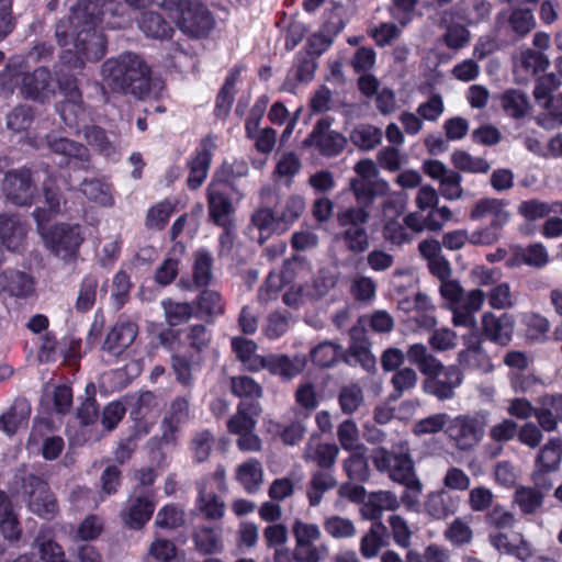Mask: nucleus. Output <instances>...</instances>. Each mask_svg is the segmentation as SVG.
Masks as SVG:
<instances>
[{"mask_svg": "<svg viewBox=\"0 0 562 562\" xmlns=\"http://www.w3.org/2000/svg\"><path fill=\"white\" fill-rule=\"evenodd\" d=\"M459 364L484 373L492 372L494 367L487 352L480 341L467 342V347L458 355Z\"/></svg>", "mask_w": 562, "mask_h": 562, "instance_id": "31", "label": "nucleus"}, {"mask_svg": "<svg viewBox=\"0 0 562 562\" xmlns=\"http://www.w3.org/2000/svg\"><path fill=\"white\" fill-rule=\"evenodd\" d=\"M138 25L146 36L158 40L169 38L173 32V29L155 12L143 13Z\"/></svg>", "mask_w": 562, "mask_h": 562, "instance_id": "45", "label": "nucleus"}, {"mask_svg": "<svg viewBox=\"0 0 562 562\" xmlns=\"http://www.w3.org/2000/svg\"><path fill=\"white\" fill-rule=\"evenodd\" d=\"M470 218L473 221L490 220V225L503 228L510 218L506 203L498 199H481L472 207Z\"/></svg>", "mask_w": 562, "mask_h": 562, "instance_id": "20", "label": "nucleus"}, {"mask_svg": "<svg viewBox=\"0 0 562 562\" xmlns=\"http://www.w3.org/2000/svg\"><path fill=\"white\" fill-rule=\"evenodd\" d=\"M49 148L68 159V164L74 162L80 168H88L89 166V151L87 147L74 140L64 137H47Z\"/></svg>", "mask_w": 562, "mask_h": 562, "instance_id": "28", "label": "nucleus"}, {"mask_svg": "<svg viewBox=\"0 0 562 562\" xmlns=\"http://www.w3.org/2000/svg\"><path fill=\"white\" fill-rule=\"evenodd\" d=\"M55 182L56 180L50 177L43 182L45 206L34 211V218L45 245L57 256L68 259L76 254L83 241V236L79 225L61 224L54 229L48 228V223L60 212L61 206V195L55 188Z\"/></svg>", "mask_w": 562, "mask_h": 562, "instance_id": "2", "label": "nucleus"}, {"mask_svg": "<svg viewBox=\"0 0 562 562\" xmlns=\"http://www.w3.org/2000/svg\"><path fill=\"white\" fill-rule=\"evenodd\" d=\"M562 458V439L551 438L539 451L536 459V475L539 472H551L559 468Z\"/></svg>", "mask_w": 562, "mask_h": 562, "instance_id": "41", "label": "nucleus"}, {"mask_svg": "<svg viewBox=\"0 0 562 562\" xmlns=\"http://www.w3.org/2000/svg\"><path fill=\"white\" fill-rule=\"evenodd\" d=\"M323 527L325 532L334 539L352 538L357 532L352 520L339 515H330L325 517Z\"/></svg>", "mask_w": 562, "mask_h": 562, "instance_id": "52", "label": "nucleus"}, {"mask_svg": "<svg viewBox=\"0 0 562 562\" xmlns=\"http://www.w3.org/2000/svg\"><path fill=\"white\" fill-rule=\"evenodd\" d=\"M385 527L382 522H375L360 540V553L364 559L375 558L382 547V535Z\"/></svg>", "mask_w": 562, "mask_h": 562, "instance_id": "54", "label": "nucleus"}, {"mask_svg": "<svg viewBox=\"0 0 562 562\" xmlns=\"http://www.w3.org/2000/svg\"><path fill=\"white\" fill-rule=\"evenodd\" d=\"M26 235L25 225L15 216L0 215V241L10 250H18Z\"/></svg>", "mask_w": 562, "mask_h": 562, "instance_id": "34", "label": "nucleus"}, {"mask_svg": "<svg viewBox=\"0 0 562 562\" xmlns=\"http://www.w3.org/2000/svg\"><path fill=\"white\" fill-rule=\"evenodd\" d=\"M383 237L393 245H403L413 239L412 234L408 232L404 220L400 217L384 218Z\"/></svg>", "mask_w": 562, "mask_h": 562, "instance_id": "60", "label": "nucleus"}, {"mask_svg": "<svg viewBox=\"0 0 562 562\" xmlns=\"http://www.w3.org/2000/svg\"><path fill=\"white\" fill-rule=\"evenodd\" d=\"M300 169L301 161L299 157L294 153H286L279 158L273 176L277 181H282L289 186Z\"/></svg>", "mask_w": 562, "mask_h": 562, "instance_id": "55", "label": "nucleus"}, {"mask_svg": "<svg viewBox=\"0 0 562 562\" xmlns=\"http://www.w3.org/2000/svg\"><path fill=\"white\" fill-rule=\"evenodd\" d=\"M514 502L524 514H532L541 507L543 495L536 488L520 486L515 492Z\"/></svg>", "mask_w": 562, "mask_h": 562, "instance_id": "56", "label": "nucleus"}, {"mask_svg": "<svg viewBox=\"0 0 562 562\" xmlns=\"http://www.w3.org/2000/svg\"><path fill=\"white\" fill-rule=\"evenodd\" d=\"M232 348L246 370L252 372L262 370L265 357L256 353L257 345L252 340L244 337H234L232 338Z\"/></svg>", "mask_w": 562, "mask_h": 562, "instance_id": "35", "label": "nucleus"}, {"mask_svg": "<svg viewBox=\"0 0 562 562\" xmlns=\"http://www.w3.org/2000/svg\"><path fill=\"white\" fill-rule=\"evenodd\" d=\"M330 121L325 117L319 120L314 126L313 132L306 139V143L315 147L324 156L338 155L346 145V138L330 130Z\"/></svg>", "mask_w": 562, "mask_h": 562, "instance_id": "15", "label": "nucleus"}, {"mask_svg": "<svg viewBox=\"0 0 562 562\" xmlns=\"http://www.w3.org/2000/svg\"><path fill=\"white\" fill-rule=\"evenodd\" d=\"M372 459L379 471L387 472L390 477L400 484L418 480L406 443L401 445L398 451L393 453L383 448L375 449Z\"/></svg>", "mask_w": 562, "mask_h": 562, "instance_id": "9", "label": "nucleus"}, {"mask_svg": "<svg viewBox=\"0 0 562 562\" xmlns=\"http://www.w3.org/2000/svg\"><path fill=\"white\" fill-rule=\"evenodd\" d=\"M549 65V59L543 53L526 48L515 57L514 70L517 79L524 81L544 71Z\"/></svg>", "mask_w": 562, "mask_h": 562, "instance_id": "22", "label": "nucleus"}, {"mask_svg": "<svg viewBox=\"0 0 562 562\" xmlns=\"http://www.w3.org/2000/svg\"><path fill=\"white\" fill-rule=\"evenodd\" d=\"M501 103L504 111L512 117H522L529 111V101L527 95L519 91L509 89L501 97Z\"/></svg>", "mask_w": 562, "mask_h": 562, "instance_id": "50", "label": "nucleus"}, {"mask_svg": "<svg viewBox=\"0 0 562 562\" xmlns=\"http://www.w3.org/2000/svg\"><path fill=\"white\" fill-rule=\"evenodd\" d=\"M215 148L213 138L203 139L196 151V155L190 161V175L188 177V186L191 189L199 188L205 180L210 167L212 151Z\"/></svg>", "mask_w": 562, "mask_h": 562, "instance_id": "24", "label": "nucleus"}, {"mask_svg": "<svg viewBox=\"0 0 562 562\" xmlns=\"http://www.w3.org/2000/svg\"><path fill=\"white\" fill-rule=\"evenodd\" d=\"M485 299H487L488 305L494 310H507L514 305V295L507 282L495 284L488 293L485 294Z\"/></svg>", "mask_w": 562, "mask_h": 562, "instance_id": "63", "label": "nucleus"}, {"mask_svg": "<svg viewBox=\"0 0 562 562\" xmlns=\"http://www.w3.org/2000/svg\"><path fill=\"white\" fill-rule=\"evenodd\" d=\"M59 88L65 97V101L59 106L60 116L68 126H74L83 114L81 93L74 78L59 79Z\"/></svg>", "mask_w": 562, "mask_h": 562, "instance_id": "18", "label": "nucleus"}, {"mask_svg": "<svg viewBox=\"0 0 562 562\" xmlns=\"http://www.w3.org/2000/svg\"><path fill=\"white\" fill-rule=\"evenodd\" d=\"M184 255L186 246L182 243H175L157 268L155 281L162 286L172 283L179 273Z\"/></svg>", "mask_w": 562, "mask_h": 562, "instance_id": "26", "label": "nucleus"}, {"mask_svg": "<svg viewBox=\"0 0 562 562\" xmlns=\"http://www.w3.org/2000/svg\"><path fill=\"white\" fill-rule=\"evenodd\" d=\"M23 60L11 59L7 65L4 79L0 83V92L12 93L21 80V93L30 99L45 100L54 94L50 72L38 68L31 74L23 72Z\"/></svg>", "mask_w": 562, "mask_h": 562, "instance_id": "5", "label": "nucleus"}, {"mask_svg": "<svg viewBox=\"0 0 562 562\" xmlns=\"http://www.w3.org/2000/svg\"><path fill=\"white\" fill-rule=\"evenodd\" d=\"M536 418L544 431H554L562 422V395L546 394L538 401Z\"/></svg>", "mask_w": 562, "mask_h": 562, "instance_id": "23", "label": "nucleus"}, {"mask_svg": "<svg viewBox=\"0 0 562 562\" xmlns=\"http://www.w3.org/2000/svg\"><path fill=\"white\" fill-rule=\"evenodd\" d=\"M451 162L458 170L470 173H486L491 168L485 159L471 156L464 150L453 151Z\"/></svg>", "mask_w": 562, "mask_h": 562, "instance_id": "53", "label": "nucleus"}, {"mask_svg": "<svg viewBox=\"0 0 562 562\" xmlns=\"http://www.w3.org/2000/svg\"><path fill=\"white\" fill-rule=\"evenodd\" d=\"M501 29L514 33L517 37H525L536 26V19L529 9L516 8L498 18Z\"/></svg>", "mask_w": 562, "mask_h": 562, "instance_id": "25", "label": "nucleus"}, {"mask_svg": "<svg viewBox=\"0 0 562 562\" xmlns=\"http://www.w3.org/2000/svg\"><path fill=\"white\" fill-rule=\"evenodd\" d=\"M416 311L412 316V321L415 323L417 329H431L436 326V318L434 316V307L429 303L426 295H416Z\"/></svg>", "mask_w": 562, "mask_h": 562, "instance_id": "58", "label": "nucleus"}, {"mask_svg": "<svg viewBox=\"0 0 562 562\" xmlns=\"http://www.w3.org/2000/svg\"><path fill=\"white\" fill-rule=\"evenodd\" d=\"M5 198L16 205H30L37 192L33 175L29 169H19L5 175L2 183Z\"/></svg>", "mask_w": 562, "mask_h": 562, "instance_id": "11", "label": "nucleus"}, {"mask_svg": "<svg viewBox=\"0 0 562 562\" xmlns=\"http://www.w3.org/2000/svg\"><path fill=\"white\" fill-rule=\"evenodd\" d=\"M337 437L341 448L346 451L353 452L364 449V446L360 442L359 429L355 422L350 419L339 425Z\"/></svg>", "mask_w": 562, "mask_h": 562, "instance_id": "57", "label": "nucleus"}, {"mask_svg": "<svg viewBox=\"0 0 562 562\" xmlns=\"http://www.w3.org/2000/svg\"><path fill=\"white\" fill-rule=\"evenodd\" d=\"M102 78L109 88L130 92L139 99L157 98L162 90L161 82L149 77L147 65L133 54L108 59L102 65Z\"/></svg>", "mask_w": 562, "mask_h": 562, "instance_id": "3", "label": "nucleus"}, {"mask_svg": "<svg viewBox=\"0 0 562 562\" xmlns=\"http://www.w3.org/2000/svg\"><path fill=\"white\" fill-rule=\"evenodd\" d=\"M337 278L336 270L321 269L313 280L312 288L306 290V294L312 297L326 295L336 285Z\"/></svg>", "mask_w": 562, "mask_h": 562, "instance_id": "64", "label": "nucleus"}, {"mask_svg": "<svg viewBox=\"0 0 562 562\" xmlns=\"http://www.w3.org/2000/svg\"><path fill=\"white\" fill-rule=\"evenodd\" d=\"M236 480L248 493H255L263 482L261 463L256 459H249L236 468Z\"/></svg>", "mask_w": 562, "mask_h": 562, "instance_id": "38", "label": "nucleus"}, {"mask_svg": "<svg viewBox=\"0 0 562 562\" xmlns=\"http://www.w3.org/2000/svg\"><path fill=\"white\" fill-rule=\"evenodd\" d=\"M259 414L260 406L257 403L241 402L236 414L227 423L228 430L236 435L254 430Z\"/></svg>", "mask_w": 562, "mask_h": 562, "instance_id": "37", "label": "nucleus"}, {"mask_svg": "<svg viewBox=\"0 0 562 562\" xmlns=\"http://www.w3.org/2000/svg\"><path fill=\"white\" fill-rule=\"evenodd\" d=\"M291 529L299 562H321L328 557V546L326 543H318L322 539V531L318 525L295 518Z\"/></svg>", "mask_w": 562, "mask_h": 562, "instance_id": "8", "label": "nucleus"}, {"mask_svg": "<svg viewBox=\"0 0 562 562\" xmlns=\"http://www.w3.org/2000/svg\"><path fill=\"white\" fill-rule=\"evenodd\" d=\"M338 402L345 414L355 413L363 403V393L361 387L351 383L340 389Z\"/></svg>", "mask_w": 562, "mask_h": 562, "instance_id": "62", "label": "nucleus"}, {"mask_svg": "<svg viewBox=\"0 0 562 562\" xmlns=\"http://www.w3.org/2000/svg\"><path fill=\"white\" fill-rule=\"evenodd\" d=\"M127 8L136 9L126 1L79 0L68 18L61 19L55 36L63 48L60 60L69 68H82L86 61H98L106 52V40L99 25L110 29L126 26L131 16Z\"/></svg>", "mask_w": 562, "mask_h": 562, "instance_id": "1", "label": "nucleus"}, {"mask_svg": "<svg viewBox=\"0 0 562 562\" xmlns=\"http://www.w3.org/2000/svg\"><path fill=\"white\" fill-rule=\"evenodd\" d=\"M488 539L492 547L499 552L516 555L520 560L530 555L529 544L519 533L494 531L490 533Z\"/></svg>", "mask_w": 562, "mask_h": 562, "instance_id": "27", "label": "nucleus"}, {"mask_svg": "<svg viewBox=\"0 0 562 562\" xmlns=\"http://www.w3.org/2000/svg\"><path fill=\"white\" fill-rule=\"evenodd\" d=\"M482 331L488 340L505 346L512 340L514 319L509 314L496 316L485 312L482 315Z\"/></svg>", "mask_w": 562, "mask_h": 562, "instance_id": "19", "label": "nucleus"}, {"mask_svg": "<svg viewBox=\"0 0 562 562\" xmlns=\"http://www.w3.org/2000/svg\"><path fill=\"white\" fill-rule=\"evenodd\" d=\"M189 417L188 400L184 397L176 398L170 405L169 415L164 420V425L168 428L164 432V439L169 440V437L177 430L178 425L186 423Z\"/></svg>", "mask_w": 562, "mask_h": 562, "instance_id": "48", "label": "nucleus"}, {"mask_svg": "<svg viewBox=\"0 0 562 562\" xmlns=\"http://www.w3.org/2000/svg\"><path fill=\"white\" fill-rule=\"evenodd\" d=\"M440 294L452 313L454 326L474 328L476 326L475 313L481 310L485 301V292L473 289L464 292L458 281L447 280L440 284Z\"/></svg>", "mask_w": 562, "mask_h": 562, "instance_id": "6", "label": "nucleus"}, {"mask_svg": "<svg viewBox=\"0 0 562 562\" xmlns=\"http://www.w3.org/2000/svg\"><path fill=\"white\" fill-rule=\"evenodd\" d=\"M165 312V317L170 326H178L188 322L194 314V308L190 303L176 302L171 299H166L161 302Z\"/></svg>", "mask_w": 562, "mask_h": 562, "instance_id": "51", "label": "nucleus"}, {"mask_svg": "<svg viewBox=\"0 0 562 562\" xmlns=\"http://www.w3.org/2000/svg\"><path fill=\"white\" fill-rule=\"evenodd\" d=\"M135 8H145L154 2L167 10L181 32L191 37H203L214 26V20L201 2L195 0H126Z\"/></svg>", "mask_w": 562, "mask_h": 562, "instance_id": "4", "label": "nucleus"}, {"mask_svg": "<svg viewBox=\"0 0 562 562\" xmlns=\"http://www.w3.org/2000/svg\"><path fill=\"white\" fill-rule=\"evenodd\" d=\"M305 367L304 357L289 358L284 355H269L263 358L262 369L271 374L291 379L297 375Z\"/></svg>", "mask_w": 562, "mask_h": 562, "instance_id": "29", "label": "nucleus"}, {"mask_svg": "<svg viewBox=\"0 0 562 562\" xmlns=\"http://www.w3.org/2000/svg\"><path fill=\"white\" fill-rule=\"evenodd\" d=\"M509 252L510 256L506 260L507 268H517L526 265L531 268L542 269L550 261L549 252L541 243H532L526 247L510 245Z\"/></svg>", "mask_w": 562, "mask_h": 562, "instance_id": "16", "label": "nucleus"}, {"mask_svg": "<svg viewBox=\"0 0 562 562\" xmlns=\"http://www.w3.org/2000/svg\"><path fill=\"white\" fill-rule=\"evenodd\" d=\"M196 549L204 554L223 551L222 532L220 528L200 527L193 535Z\"/></svg>", "mask_w": 562, "mask_h": 562, "instance_id": "44", "label": "nucleus"}, {"mask_svg": "<svg viewBox=\"0 0 562 562\" xmlns=\"http://www.w3.org/2000/svg\"><path fill=\"white\" fill-rule=\"evenodd\" d=\"M425 508L431 517L442 519L456 512V504L446 491H438L428 495Z\"/></svg>", "mask_w": 562, "mask_h": 562, "instance_id": "46", "label": "nucleus"}, {"mask_svg": "<svg viewBox=\"0 0 562 562\" xmlns=\"http://www.w3.org/2000/svg\"><path fill=\"white\" fill-rule=\"evenodd\" d=\"M227 186L213 181L207 189L210 217L218 226L226 227L232 224L231 214L233 204L227 196Z\"/></svg>", "mask_w": 562, "mask_h": 562, "instance_id": "17", "label": "nucleus"}, {"mask_svg": "<svg viewBox=\"0 0 562 562\" xmlns=\"http://www.w3.org/2000/svg\"><path fill=\"white\" fill-rule=\"evenodd\" d=\"M310 271L311 268L304 258L295 257L286 261L280 276L274 273L268 276L265 285L260 289L259 297L265 301L272 299L283 284L303 280Z\"/></svg>", "mask_w": 562, "mask_h": 562, "instance_id": "13", "label": "nucleus"}, {"mask_svg": "<svg viewBox=\"0 0 562 562\" xmlns=\"http://www.w3.org/2000/svg\"><path fill=\"white\" fill-rule=\"evenodd\" d=\"M382 131L370 124H360L350 133L351 142L363 150L376 147L382 140Z\"/></svg>", "mask_w": 562, "mask_h": 562, "instance_id": "47", "label": "nucleus"}, {"mask_svg": "<svg viewBox=\"0 0 562 562\" xmlns=\"http://www.w3.org/2000/svg\"><path fill=\"white\" fill-rule=\"evenodd\" d=\"M24 487L29 494L30 510L42 518L52 519L57 513L58 506L47 483L38 476L30 475Z\"/></svg>", "mask_w": 562, "mask_h": 562, "instance_id": "12", "label": "nucleus"}, {"mask_svg": "<svg viewBox=\"0 0 562 562\" xmlns=\"http://www.w3.org/2000/svg\"><path fill=\"white\" fill-rule=\"evenodd\" d=\"M339 449L335 443L311 439L306 443L304 459L316 463L319 468L328 469L336 462Z\"/></svg>", "mask_w": 562, "mask_h": 562, "instance_id": "33", "label": "nucleus"}, {"mask_svg": "<svg viewBox=\"0 0 562 562\" xmlns=\"http://www.w3.org/2000/svg\"><path fill=\"white\" fill-rule=\"evenodd\" d=\"M0 289L16 297H27L34 292V281L23 272H4L0 274Z\"/></svg>", "mask_w": 562, "mask_h": 562, "instance_id": "39", "label": "nucleus"}, {"mask_svg": "<svg viewBox=\"0 0 562 562\" xmlns=\"http://www.w3.org/2000/svg\"><path fill=\"white\" fill-rule=\"evenodd\" d=\"M31 415V405L25 400H15L12 406L0 416V430L8 436L26 427Z\"/></svg>", "mask_w": 562, "mask_h": 562, "instance_id": "30", "label": "nucleus"}, {"mask_svg": "<svg viewBox=\"0 0 562 562\" xmlns=\"http://www.w3.org/2000/svg\"><path fill=\"white\" fill-rule=\"evenodd\" d=\"M155 508L156 499L154 492L151 490L138 491L136 487L126 501L121 518L128 528L140 529L149 521Z\"/></svg>", "mask_w": 562, "mask_h": 562, "instance_id": "10", "label": "nucleus"}, {"mask_svg": "<svg viewBox=\"0 0 562 562\" xmlns=\"http://www.w3.org/2000/svg\"><path fill=\"white\" fill-rule=\"evenodd\" d=\"M337 481L333 474L322 471H315L311 475V480L306 487V497L311 507L321 504L324 494L334 488Z\"/></svg>", "mask_w": 562, "mask_h": 562, "instance_id": "40", "label": "nucleus"}, {"mask_svg": "<svg viewBox=\"0 0 562 562\" xmlns=\"http://www.w3.org/2000/svg\"><path fill=\"white\" fill-rule=\"evenodd\" d=\"M34 547L38 550L44 562H66L65 552L55 541L53 528L43 526L35 538Z\"/></svg>", "mask_w": 562, "mask_h": 562, "instance_id": "32", "label": "nucleus"}, {"mask_svg": "<svg viewBox=\"0 0 562 562\" xmlns=\"http://www.w3.org/2000/svg\"><path fill=\"white\" fill-rule=\"evenodd\" d=\"M198 508L210 519L222 518L225 510L224 503L213 493L206 492L205 486L199 490Z\"/></svg>", "mask_w": 562, "mask_h": 562, "instance_id": "59", "label": "nucleus"}, {"mask_svg": "<svg viewBox=\"0 0 562 562\" xmlns=\"http://www.w3.org/2000/svg\"><path fill=\"white\" fill-rule=\"evenodd\" d=\"M80 190L90 201L101 206H112L114 204L112 186L105 180H85Z\"/></svg>", "mask_w": 562, "mask_h": 562, "instance_id": "43", "label": "nucleus"}, {"mask_svg": "<svg viewBox=\"0 0 562 562\" xmlns=\"http://www.w3.org/2000/svg\"><path fill=\"white\" fill-rule=\"evenodd\" d=\"M487 425L488 413L485 411L450 416L446 435L457 450L470 451L482 441Z\"/></svg>", "mask_w": 562, "mask_h": 562, "instance_id": "7", "label": "nucleus"}, {"mask_svg": "<svg viewBox=\"0 0 562 562\" xmlns=\"http://www.w3.org/2000/svg\"><path fill=\"white\" fill-rule=\"evenodd\" d=\"M42 404L47 409L65 414L72 404V392L67 385H45L42 396Z\"/></svg>", "mask_w": 562, "mask_h": 562, "instance_id": "36", "label": "nucleus"}, {"mask_svg": "<svg viewBox=\"0 0 562 562\" xmlns=\"http://www.w3.org/2000/svg\"><path fill=\"white\" fill-rule=\"evenodd\" d=\"M462 381V373L456 366L442 367L439 373L424 380L423 390L440 401L451 400Z\"/></svg>", "mask_w": 562, "mask_h": 562, "instance_id": "14", "label": "nucleus"}, {"mask_svg": "<svg viewBox=\"0 0 562 562\" xmlns=\"http://www.w3.org/2000/svg\"><path fill=\"white\" fill-rule=\"evenodd\" d=\"M0 531L8 540H19L22 530L9 497L0 492Z\"/></svg>", "mask_w": 562, "mask_h": 562, "instance_id": "42", "label": "nucleus"}, {"mask_svg": "<svg viewBox=\"0 0 562 562\" xmlns=\"http://www.w3.org/2000/svg\"><path fill=\"white\" fill-rule=\"evenodd\" d=\"M344 471L351 481L364 482L369 479L370 471L366 458V448L353 451L342 463Z\"/></svg>", "mask_w": 562, "mask_h": 562, "instance_id": "49", "label": "nucleus"}, {"mask_svg": "<svg viewBox=\"0 0 562 562\" xmlns=\"http://www.w3.org/2000/svg\"><path fill=\"white\" fill-rule=\"evenodd\" d=\"M212 279V256L206 250L194 254L193 281L196 286H205Z\"/></svg>", "mask_w": 562, "mask_h": 562, "instance_id": "61", "label": "nucleus"}, {"mask_svg": "<svg viewBox=\"0 0 562 562\" xmlns=\"http://www.w3.org/2000/svg\"><path fill=\"white\" fill-rule=\"evenodd\" d=\"M138 333L133 322H119L109 331L103 344V350L112 356L122 355L135 340Z\"/></svg>", "mask_w": 562, "mask_h": 562, "instance_id": "21", "label": "nucleus"}]
</instances>
